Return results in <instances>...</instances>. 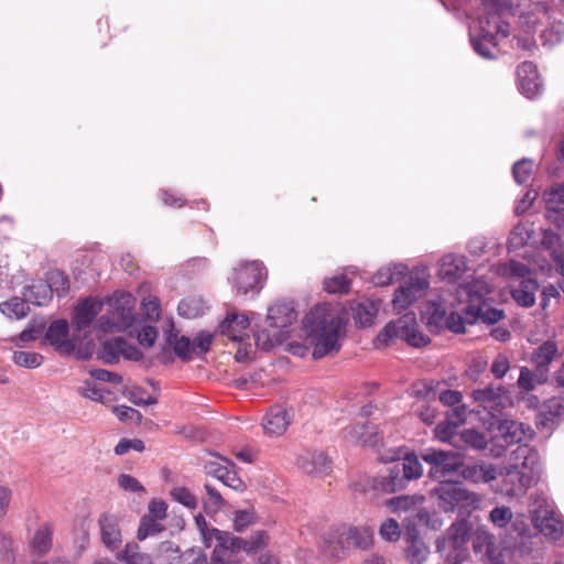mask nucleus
<instances>
[{"instance_id": "nucleus-55", "label": "nucleus", "mask_w": 564, "mask_h": 564, "mask_svg": "<svg viewBox=\"0 0 564 564\" xmlns=\"http://www.w3.org/2000/svg\"><path fill=\"white\" fill-rule=\"evenodd\" d=\"M414 414L426 425H432L437 417L438 410L435 405L424 401L414 406Z\"/></svg>"}, {"instance_id": "nucleus-8", "label": "nucleus", "mask_w": 564, "mask_h": 564, "mask_svg": "<svg viewBox=\"0 0 564 564\" xmlns=\"http://www.w3.org/2000/svg\"><path fill=\"white\" fill-rule=\"evenodd\" d=\"M531 512V520L534 528L543 535L558 541L564 532V524L561 514L555 510L553 502L544 497L534 500Z\"/></svg>"}, {"instance_id": "nucleus-29", "label": "nucleus", "mask_w": 564, "mask_h": 564, "mask_svg": "<svg viewBox=\"0 0 564 564\" xmlns=\"http://www.w3.org/2000/svg\"><path fill=\"white\" fill-rule=\"evenodd\" d=\"M98 311L93 299L87 297L79 302L74 311L73 325L78 332L88 328L96 318Z\"/></svg>"}, {"instance_id": "nucleus-45", "label": "nucleus", "mask_w": 564, "mask_h": 564, "mask_svg": "<svg viewBox=\"0 0 564 564\" xmlns=\"http://www.w3.org/2000/svg\"><path fill=\"white\" fill-rule=\"evenodd\" d=\"M207 499L204 501V509L207 513H215L226 506V500L221 494L210 484L204 485Z\"/></svg>"}, {"instance_id": "nucleus-15", "label": "nucleus", "mask_w": 564, "mask_h": 564, "mask_svg": "<svg viewBox=\"0 0 564 564\" xmlns=\"http://www.w3.org/2000/svg\"><path fill=\"white\" fill-rule=\"evenodd\" d=\"M332 459L323 451L303 449L296 458L297 467L308 475L325 476L332 470Z\"/></svg>"}, {"instance_id": "nucleus-35", "label": "nucleus", "mask_w": 564, "mask_h": 564, "mask_svg": "<svg viewBox=\"0 0 564 564\" xmlns=\"http://www.w3.org/2000/svg\"><path fill=\"white\" fill-rule=\"evenodd\" d=\"M408 273V267L403 263H394L388 267L381 268L372 278V282L376 285H388L399 281Z\"/></svg>"}, {"instance_id": "nucleus-23", "label": "nucleus", "mask_w": 564, "mask_h": 564, "mask_svg": "<svg viewBox=\"0 0 564 564\" xmlns=\"http://www.w3.org/2000/svg\"><path fill=\"white\" fill-rule=\"evenodd\" d=\"M371 488L382 494H393L405 489L406 482L403 479L401 471L393 464L386 475L369 479Z\"/></svg>"}, {"instance_id": "nucleus-2", "label": "nucleus", "mask_w": 564, "mask_h": 564, "mask_svg": "<svg viewBox=\"0 0 564 564\" xmlns=\"http://www.w3.org/2000/svg\"><path fill=\"white\" fill-rule=\"evenodd\" d=\"M303 326L313 347L314 359H321L340 349L343 319L328 304L315 305L304 317Z\"/></svg>"}, {"instance_id": "nucleus-9", "label": "nucleus", "mask_w": 564, "mask_h": 564, "mask_svg": "<svg viewBox=\"0 0 564 564\" xmlns=\"http://www.w3.org/2000/svg\"><path fill=\"white\" fill-rule=\"evenodd\" d=\"M484 14L469 25V40L474 51L481 57L491 59L494 47V32L491 18L494 17V0H484Z\"/></svg>"}, {"instance_id": "nucleus-44", "label": "nucleus", "mask_w": 564, "mask_h": 564, "mask_svg": "<svg viewBox=\"0 0 564 564\" xmlns=\"http://www.w3.org/2000/svg\"><path fill=\"white\" fill-rule=\"evenodd\" d=\"M164 530V527L152 516H143L140 520L137 538L140 541L155 535Z\"/></svg>"}, {"instance_id": "nucleus-63", "label": "nucleus", "mask_w": 564, "mask_h": 564, "mask_svg": "<svg viewBox=\"0 0 564 564\" xmlns=\"http://www.w3.org/2000/svg\"><path fill=\"white\" fill-rule=\"evenodd\" d=\"M213 335L208 332L202 330L197 333L192 341L193 351L198 350L199 354H206L212 346Z\"/></svg>"}, {"instance_id": "nucleus-52", "label": "nucleus", "mask_w": 564, "mask_h": 564, "mask_svg": "<svg viewBox=\"0 0 564 564\" xmlns=\"http://www.w3.org/2000/svg\"><path fill=\"white\" fill-rule=\"evenodd\" d=\"M350 285V280L345 274H337L324 280V290L333 294L348 293Z\"/></svg>"}, {"instance_id": "nucleus-24", "label": "nucleus", "mask_w": 564, "mask_h": 564, "mask_svg": "<svg viewBox=\"0 0 564 564\" xmlns=\"http://www.w3.org/2000/svg\"><path fill=\"white\" fill-rule=\"evenodd\" d=\"M557 352V345L553 340H546L534 349L531 360L536 366V372L540 376L539 382H543L546 379L549 365Z\"/></svg>"}, {"instance_id": "nucleus-50", "label": "nucleus", "mask_w": 564, "mask_h": 564, "mask_svg": "<svg viewBox=\"0 0 564 564\" xmlns=\"http://www.w3.org/2000/svg\"><path fill=\"white\" fill-rule=\"evenodd\" d=\"M171 498L181 503L182 506L195 510L198 506L197 498L192 494V491L187 487H174L170 491Z\"/></svg>"}, {"instance_id": "nucleus-30", "label": "nucleus", "mask_w": 564, "mask_h": 564, "mask_svg": "<svg viewBox=\"0 0 564 564\" xmlns=\"http://www.w3.org/2000/svg\"><path fill=\"white\" fill-rule=\"evenodd\" d=\"M380 304L379 300L369 299L356 303L351 307L355 323L362 327L371 325L379 312Z\"/></svg>"}, {"instance_id": "nucleus-47", "label": "nucleus", "mask_w": 564, "mask_h": 564, "mask_svg": "<svg viewBox=\"0 0 564 564\" xmlns=\"http://www.w3.org/2000/svg\"><path fill=\"white\" fill-rule=\"evenodd\" d=\"M285 338L286 336H282L280 330L278 335L273 336H271L267 329L258 330L254 333L257 347L264 351L271 350L276 345L281 344Z\"/></svg>"}, {"instance_id": "nucleus-1", "label": "nucleus", "mask_w": 564, "mask_h": 564, "mask_svg": "<svg viewBox=\"0 0 564 564\" xmlns=\"http://www.w3.org/2000/svg\"><path fill=\"white\" fill-rule=\"evenodd\" d=\"M485 282L480 279L473 280L459 286V296L466 295L467 305L464 308L465 316L455 312L447 313L442 300H429L421 310L422 322L430 332L438 333L448 329L456 334L465 332V323L474 324L478 319L494 324V305L489 297L482 294Z\"/></svg>"}, {"instance_id": "nucleus-22", "label": "nucleus", "mask_w": 564, "mask_h": 564, "mask_svg": "<svg viewBox=\"0 0 564 564\" xmlns=\"http://www.w3.org/2000/svg\"><path fill=\"white\" fill-rule=\"evenodd\" d=\"M292 415L290 412L280 406H272L262 420L264 433L270 436L282 435L291 424Z\"/></svg>"}, {"instance_id": "nucleus-14", "label": "nucleus", "mask_w": 564, "mask_h": 564, "mask_svg": "<svg viewBox=\"0 0 564 564\" xmlns=\"http://www.w3.org/2000/svg\"><path fill=\"white\" fill-rule=\"evenodd\" d=\"M373 531L368 525L344 527L338 533L341 552L351 549L367 550L372 545Z\"/></svg>"}, {"instance_id": "nucleus-40", "label": "nucleus", "mask_w": 564, "mask_h": 564, "mask_svg": "<svg viewBox=\"0 0 564 564\" xmlns=\"http://www.w3.org/2000/svg\"><path fill=\"white\" fill-rule=\"evenodd\" d=\"M26 299L13 296L10 300L0 303V312L9 318L22 319L30 311Z\"/></svg>"}, {"instance_id": "nucleus-46", "label": "nucleus", "mask_w": 564, "mask_h": 564, "mask_svg": "<svg viewBox=\"0 0 564 564\" xmlns=\"http://www.w3.org/2000/svg\"><path fill=\"white\" fill-rule=\"evenodd\" d=\"M12 360L20 367L33 369L40 367L44 358L39 352L17 350L13 352Z\"/></svg>"}, {"instance_id": "nucleus-48", "label": "nucleus", "mask_w": 564, "mask_h": 564, "mask_svg": "<svg viewBox=\"0 0 564 564\" xmlns=\"http://www.w3.org/2000/svg\"><path fill=\"white\" fill-rule=\"evenodd\" d=\"M47 283L51 286L53 293H56L58 297L65 296L69 291L68 276L62 271H54L50 273Z\"/></svg>"}, {"instance_id": "nucleus-51", "label": "nucleus", "mask_w": 564, "mask_h": 564, "mask_svg": "<svg viewBox=\"0 0 564 564\" xmlns=\"http://www.w3.org/2000/svg\"><path fill=\"white\" fill-rule=\"evenodd\" d=\"M496 273L507 274L511 280H522L531 278L529 267L519 261H510V263L505 268H496Z\"/></svg>"}, {"instance_id": "nucleus-58", "label": "nucleus", "mask_w": 564, "mask_h": 564, "mask_svg": "<svg viewBox=\"0 0 564 564\" xmlns=\"http://www.w3.org/2000/svg\"><path fill=\"white\" fill-rule=\"evenodd\" d=\"M256 521L254 512L252 510H238L234 517V529L237 532L245 531L249 525Z\"/></svg>"}, {"instance_id": "nucleus-12", "label": "nucleus", "mask_w": 564, "mask_h": 564, "mask_svg": "<svg viewBox=\"0 0 564 564\" xmlns=\"http://www.w3.org/2000/svg\"><path fill=\"white\" fill-rule=\"evenodd\" d=\"M430 282L423 273H411L409 280L401 285L392 299L393 308L399 313L410 307L429 288Z\"/></svg>"}, {"instance_id": "nucleus-61", "label": "nucleus", "mask_w": 564, "mask_h": 564, "mask_svg": "<svg viewBox=\"0 0 564 564\" xmlns=\"http://www.w3.org/2000/svg\"><path fill=\"white\" fill-rule=\"evenodd\" d=\"M144 448V443L139 438H121L115 447V453L117 455H123L128 453L130 449H133L135 452H143Z\"/></svg>"}, {"instance_id": "nucleus-27", "label": "nucleus", "mask_w": 564, "mask_h": 564, "mask_svg": "<svg viewBox=\"0 0 564 564\" xmlns=\"http://www.w3.org/2000/svg\"><path fill=\"white\" fill-rule=\"evenodd\" d=\"M98 523L102 543L109 550H115L121 543L118 518L113 514L104 513L99 517Z\"/></svg>"}, {"instance_id": "nucleus-26", "label": "nucleus", "mask_w": 564, "mask_h": 564, "mask_svg": "<svg viewBox=\"0 0 564 564\" xmlns=\"http://www.w3.org/2000/svg\"><path fill=\"white\" fill-rule=\"evenodd\" d=\"M467 271L466 258L457 254H445L440 263V276L448 282H457Z\"/></svg>"}, {"instance_id": "nucleus-6", "label": "nucleus", "mask_w": 564, "mask_h": 564, "mask_svg": "<svg viewBox=\"0 0 564 564\" xmlns=\"http://www.w3.org/2000/svg\"><path fill=\"white\" fill-rule=\"evenodd\" d=\"M393 338H400L415 348L424 347L430 343V337L419 330L414 314H405L397 321L389 322L378 334L377 341L388 346Z\"/></svg>"}, {"instance_id": "nucleus-43", "label": "nucleus", "mask_w": 564, "mask_h": 564, "mask_svg": "<svg viewBox=\"0 0 564 564\" xmlns=\"http://www.w3.org/2000/svg\"><path fill=\"white\" fill-rule=\"evenodd\" d=\"M205 303L202 299L188 296L183 299L177 305V312L186 318H195L204 313Z\"/></svg>"}, {"instance_id": "nucleus-53", "label": "nucleus", "mask_w": 564, "mask_h": 564, "mask_svg": "<svg viewBox=\"0 0 564 564\" xmlns=\"http://www.w3.org/2000/svg\"><path fill=\"white\" fill-rule=\"evenodd\" d=\"M13 540L4 532H0V560L1 564H13L15 561V549Z\"/></svg>"}, {"instance_id": "nucleus-49", "label": "nucleus", "mask_w": 564, "mask_h": 564, "mask_svg": "<svg viewBox=\"0 0 564 564\" xmlns=\"http://www.w3.org/2000/svg\"><path fill=\"white\" fill-rule=\"evenodd\" d=\"M462 475L465 479H469L474 482L479 480L489 482L494 480V466L489 465L486 468L478 466H470L463 469Z\"/></svg>"}, {"instance_id": "nucleus-37", "label": "nucleus", "mask_w": 564, "mask_h": 564, "mask_svg": "<svg viewBox=\"0 0 564 564\" xmlns=\"http://www.w3.org/2000/svg\"><path fill=\"white\" fill-rule=\"evenodd\" d=\"M53 528L51 524H44L39 528L31 541L33 554L45 555L52 547Z\"/></svg>"}, {"instance_id": "nucleus-60", "label": "nucleus", "mask_w": 564, "mask_h": 564, "mask_svg": "<svg viewBox=\"0 0 564 564\" xmlns=\"http://www.w3.org/2000/svg\"><path fill=\"white\" fill-rule=\"evenodd\" d=\"M113 413L117 416V419L121 422L126 421H134L137 423H140L142 420V414L128 405H118L113 408Z\"/></svg>"}, {"instance_id": "nucleus-41", "label": "nucleus", "mask_w": 564, "mask_h": 564, "mask_svg": "<svg viewBox=\"0 0 564 564\" xmlns=\"http://www.w3.org/2000/svg\"><path fill=\"white\" fill-rule=\"evenodd\" d=\"M117 558L126 564H149L150 555L140 552V546L135 542H129L124 549L118 553Z\"/></svg>"}, {"instance_id": "nucleus-56", "label": "nucleus", "mask_w": 564, "mask_h": 564, "mask_svg": "<svg viewBox=\"0 0 564 564\" xmlns=\"http://www.w3.org/2000/svg\"><path fill=\"white\" fill-rule=\"evenodd\" d=\"M379 533L386 541L395 542L400 539L401 531L397 520L389 518L381 523Z\"/></svg>"}, {"instance_id": "nucleus-33", "label": "nucleus", "mask_w": 564, "mask_h": 564, "mask_svg": "<svg viewBox=\"0 0 564 564\" xmlns=\"http://www.w3.org/2000/svg\"><path fill=\"white\" fill-rule=\"evenodd\" d=\"M181 558V550L172 541L161 542L153 556L150 555L149 564H174Z\"/></svg>"}, {"instance_id": "nucleus-57", "label": "nucleus", "mask_w": 564, "mask_h": 564, "mask_svg": "<svg viewBox=\"0 0 564 564\" xmlns=\"http://www.w3.org/2000/svg\"><path fill=\"white\" fill-rule=\"evenodd\" d=\"M462 440L475 449H484L487 446V440L484 434L474 429L463 431Z\"/></svg>"}, {"instance_id": "nucleus-38", "label": "nucleus", "mask_w": 564, "mask_h": 564, "mask_svg": "<svg viewBox=\"0 0 564 564\" xmlns=\"http://www.w3.org/2000/svg\"><path fill=\"white\" fill-rule=\"evenodd\" d=\"M23 296L34 305L43 306L52 300L53 291L48 283L39 282L26 288Z\"/></svg>"}, {"instance_id": "nucleus-3", "label": "nucleus", "mask_w": 564, "mask_h": 564, "mask_svg": "<svg viewBox=\"0 0 564 564\" xmlns=\"http://www.w3.org/2000/svg\"><path fill=\"white\" fill-rule=\"evenodd\" d=\"M540 464L536 451L520 447L511 453L509 463L499 470V491L518 497L527 492L540 478Z\"/></svg>"}, {"instance_id": "nucleus-4", "label": "nucleus", "mask_w": 564, "mask_h": 564, "mask_svg": "<svg viewBox=\"0 0 564 564\" xmlns=\"http://www.w3.org/2000/svg\"><path fill=\"white\" fill-rule=\"evenodd\" d=\"M431 495L436 499L437 507L443 512H457L458 518H467L479 507L477 495L468 491L459 481H440L431 490Z\"/></svg>"}, {"instance_id": "nucleus-39", "label": "nucleus", "mask_w": 564, "mask_h": 564, "mask_svg": "<svg viewBox=\"0 0 564 564\" xmlns=\"http://www.w3.org/2000/svg\"><path fill=\"white\" fill-rule=\"evenodd\" d=\"M166 343L172 346L175 355L183 361L192 359V340L187 336H178L177 333L171 330L166 336Z\"/></svg>"}, {"instance_id": "nucleus-62", "label": "nucleus", "mask_w": 564, "mask_h": 564, "mask_svg": "<svg viewBox=\"0 0 564 564\" xmlns=\"http://www.w3.org/2000/svg\"><path fill=\"white\" fill-rule=\"evenodd\" d=\"M142 308L148 319L156 321L161 315V304L158 297L149 296L142 302Z\"/></svg>"}, {"instance_id": "nucleus-42", "label": "nucleus", "mask_w": 564, "mask_h": 564, "mask_svg": "<svg viewBox=\"0 0 564 564\" xmlns=\"http://www.w3.org/2000/svg\"><path fill=\"white\" fill-rule=\"evenodd\" d=\"M126 346V339L122 337H116L108 339L102 344V360L105 364L112 365L118 362L119 357L122 356L123 348Z\"/></svg>"}, {"instance_id": "nucleus-11", "label": "nucleus", "mask_w": 564, "mask_h": 564, "mask_svg": "<svg viewBox=\"0 0 564 564\" xmlns=\"http://www.w3.org/2000/svg\"><path fill=\"white\" fill-rule=\"evenodd\" d=\"M421 458L431 466L429 476L438 482L457 473L463 466L460 455L454 452L429 448L421 453Z\"/></svg>"}, {"instance_id": "nucleus-34", "label": "nucleus", "mask_w": 564, "mask_h": 564, "mask_svg": "<svg viewBox=\"0 0 564 564\" xmlns=\"http://www.w3.org/2000/svg\"><path fill=\"white\" fill-rule=\"evenodd\" d=\"M543 198L546 205L547 218H553L554 215L564 213V184L556 185L545 191Z\"/></svg>"}, {"instance_id": "nucleus-7", "label": "nucleus", "mask_w": 564, "mask_h": 564, "mask_svg": "<svg viewBox=\"0 0 564 564\" xmlns=\"http://www.w3.org/2000/svg\"><path fill=\"white\" fill-rule=\"evenodd\" d=\"M533 430L523 422L513 419H502L496 414V457L501 455L500 449L517 445L529 447L528 443L533 438Z\"/></svg>"}, {"instance_id": "nucleus-21", "label": "nucleus", "mask_w": 564, "mask_h": 564, "mask_svg": "<svg viewBox=\"0 0 564 564\" xmlns=\"http://www.w3.org/2000/svg\"><path fill=\"white\" fill-rule=\"evenodd\" d=\"M69 327L65 319L53 322L45 333V339L59 352L70 354L75 349L73 341L68 339Z\"/></svg>"}, {"instance_id": "nucleus-19", "label": "nucleus", "mask_w": 564, "mask_h": 564, "mask_svg": "<svg viewBox=\"0 0 564 564\" xmlns=\"http://www.w3.org/2000/svg\"><path fill=\"white\" fill-rule=\"evenodd\" d=\"M512 300L521 307H532L536 301V292L540 285L534 278L522 280H510L508 284Z\"/></svg>"}, {"instance_id": "nucleus-5", "label": "nucleus", "mask_w": 564, "mask_h": 564, "mask_svg": "<svg viewBox=\"0 0 564 564\" xmlns=\"http://www.w3.org/2000/svg\"><path fill=\"white\" fill-rule=\"evenodd\" d=\"M137 322L135 299L130 293H121L115 297L109 314L99 317L98 325L104 332H124Z\"/></svg>"}, {"instance_id": "nucleus-16", "label": "nucleus", "mask_w": 564, "mask_h": 564, "mask_svg": "<svg viewBox=\"0 0 564 564\" xmlns=\"http://www.w3.org/2000/svg\"><path fill=\"white\" fill-rule=\"evenodd\" d=\"M518 88L529 99L539 96L543 90V83L538 67L532 62H523L517 68Z\"/></svg>"}, {"instance_id": "nucleus-32", "label": "nucleus", "mask_w": 564, "mask_h": 564, "mask_svg": "<svg viewBox=\"0 0 564 564\" xmlns=\"http://www.w3.org/2000/svg\"><path fill=\"white\" fill-rule=\"evenodd\" d=\"M473 400L482 406L487 412V417L484 419V424L490 430L494 425V384L489 383L484 389L474 390L471 393Z\"/></svg>"}, {"instance_id": "nucleus-64", "label": "nucleus", "mask_w": 564, "mask_h": 564, "mask_svg": "<svg viewBox=\"0 0 564 564\" xmlns=\"http://www.w3.org/2000/svg\"><path fill=\"white\" fill-rule=\"evenodd\" d=\"M138 341L143 347H152L158 338V330L154 326L144 325L138 333Z\"/></svg>"}, {"instance_id": "nucleus-17", "label": "nucleus", "mask_w": 564, "mask_h": 564, "mask_svg": "<svg viewBox=\"0 0 564 564\" xmlns=\"http://www.w3.org/2000/svg\"><path fill=\"white\" fill-rule=\"evenodd\" d=\"M299 313L293 301H279L268 310L271 327L279 328L282 336H288V328L297 321Z\"/></svg>"}, {"instance_id": "nucleus-36", "label": "nucleus", "mask_w": 564, "mask_h": 564, "mask_svg": "<svg viewBox=\"0 0 564 564\" xmlns=\"http://www.w3.org/2000/svg\"><path fill=\"white\" fill-rule=\"evenodd\" d=\"M395 466L401 471L406 484L410 480L419 479L423 474L422 464L414 453H408L402 460L395 463Z\"/></svg>"}, {"instance_id": "nucleus-10", "label": "nucleus", "mask_w": 564, "mask_h": 564, "mask_svg": "<svg viewBox=\"0 0 564 564\" xmlns=\"http://www.w3.org/2000/svg\"><path fill=\"white\" fill-rule=\"evenodd\" d=\"M265 279V267L262 262L253 260L235 269L229 281L236 291V295H247L248 293L254 295L261 291Z\"/></svg>"}, {"instance_id": "nucleus-13", "label": "nucleus", "mask_w": 564, "mask_h": 564, "mask_svg": "<svg viewBox=\"0 0 564 564\" xmlns=\"http://www.w3.org/2000/svg\"><path fill=\"white\" fill-rule=\"evenodd\" d=\"M223 536L224 539L219 547L226 556L228 553L238 554L240 552H245L248 555L254 554L267 546L269 539L265 531H257L248 540L236 536L228 531Z\"/></svg>"}, {"instance_id": "nucleus-25", "label": "nucleus", "mask_w": 564, "mask_h": 564, "mask_svg": "<svg viewBox=\"0 0 564 564\" xmlns=\"http://www.w3.org/2000/svg\"><path fill=\"white\" fill-rule=\"evenodd\" d=\"M229 465L230 464L223 465L218 460H208L204 463V470L207 475L217 478L224 485L235 490H242V480L228 467Z\"/></svg>"}, {"instance_id": "nucleus-59", "label": "nucleus", "mask_w": 564, "mask_h": 564, "mask_svg": "<svg viewBox=\"0 0 564 564\" xmlns=\"http://www.w3.org/2000/svg\"><path fill=\"white\" fill-rule=\"evenodd\" d=\"M119 487L128 492L145 494L147 490L142 484L133 476L121 474L118 477Z\"/></svg>"}, {"instance_id": "nucleus-28", "label": "nucleus", "mask_w": 564, "mask_h": 564, "mask_svg": "<svg viewBox=\"0 0 564 564\" xmlns=\"http://www.w3.org/2000/svg\"><path fill=\"white\" fill-rule=\"evenodd\" d=\"M347 437L352 442L368 447H376L381 442V436L379 435L377 427L369 423H357L351 425L347 431Z\"/></svg>"}, {"instance_id": "nucleus-20", "label": "nucleus", "mask_w": 564, "mask_h": 564, "mask_svg": "<svg viewBox=\"0 0 564 564\" xmlns=\"http://www.w3.org/2000/svg\"><path fill=\"white\" fill-rule=\"evenodd\" d=\"M250 326V319L245 314L228 313L225 319L219 324V332L232 341L243 343L247 329Z\"/></svg>"}, {"instance_id": "nucleus-18", "label": "nucleus", "mask_w": 564, "mask_h": 564, "mask_svg": "<svg viewBox=\"0 0 564 564\" xmlns=\"http://www.w3.org/2000/svg\"><path fill=\"white\" fill-rule=\"evenodd\" d=\"M469 530L467 518H460L449 527L446 536L437 540V551L444 552L446 549H448L449 552L468 550L466 543L469 539Z\"/></svg>"}, {"instance_id": "nucleus-54", "label": "nucleus", "mask_w": 564, "mask_h": 564, "mask_svg": "<svg viewBox=\"0 0 564 564\" xmlns=\"http://www.w3.org/2000/svg\"><path fill=\"white\" fill-rule=\"evenodd\" d=\"M533 164V161L530 159H522L513 164L512 174L518 184H524L529 181Z\"/></svg>"}, {"instance_id": "nucleus-31", "label": "nucleus", "mask_w": 564, "mask_h": 564, "mask_svg": "<svg viewBox=\"0 0 564 564\" xmlns=\"http://www.w3.org/2000/svg\"><path fill=\"white\" fill-rule=\"evenodd\" d=\"M405 539L408 543L405 549L406 558L411 564H422L429 554V549L419 538L417 531L414 529L408 530Z\"/></svg>"}]
</instances>
